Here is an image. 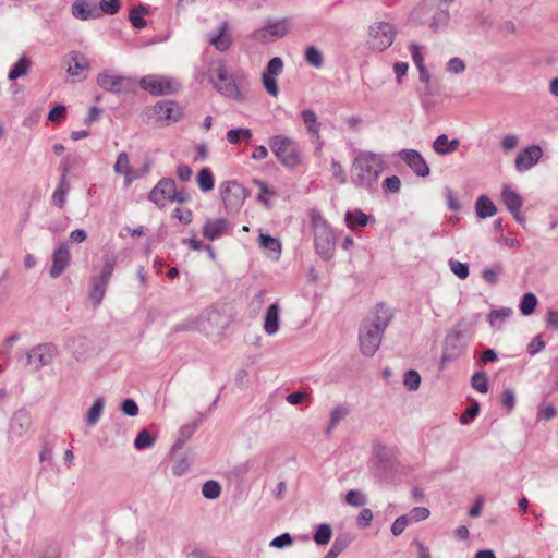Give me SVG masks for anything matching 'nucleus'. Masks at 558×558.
<instances>
[{
	"instance_id": "f257e3e1",
	"label": "nucleus",
	"mask_w": 558,
	"mask_h": 558,
	"mask_svg": "<svg viewBox=\"0 0 558 558\" xmlns=\"http://www.w3.org/2000/svg\"><path fill=\"white\" fill-rule=\"evenodd\" d=\"M381 172V158L374 153L362 151L352 162L351 181L355 187L373 193L376 190Z\"/></svg>"
},
{
	"instance_id": "f03ea898",
	"label": "nucleus",
	"mask_w": 558,
	"mask_h": 558,
	"mask_svg": "<svg viewBox=\"0 0 558 558\" xmlns=\"http://www.w3.org/2000/svg\"><path fill=\"white\" fill-rule=\"evenodd\" d=\"M472 325L473 323L462 318L457 323L456 327L445 336L442 342V354L438 364L440 372L445 371L449 363L458 360L465 353L471 339L468 330Z\"/></svg>"
},
{
	"instance_id": "7ed1b4c3",
	"label": "nucleus",
	"mask_w": 558,
	"mask_h": 558,
	"mask_svg": "<svg viewBox=\"0 0 558 558\" xmlns=\"http://www.w3.org/2000/svg\"><path fill=\"white\" fill-rule=\"evenodd\" d=\"M312 225L316 253L324 260H330L333 257L337 241L330 225L318 213L312 215Z\"/></svg>"
},
{
	"instance_id": "20e7f679",
	"label": "nucleus",
	"mask_w": 558,
	"mask_h": 558,
	"mask_svg": "<svg viewBox=\"0 0 558 558\" xmlns=\"http://www.w3.org/2000/svg\"><path fill=\"white\" fill-rule=\"evenodd\" d=\"M117 265V257L114 255L104 256V266L101 271L97 276L90 277V289L88 292V300L92 302L94 307L100 305L106 294L107 287L113 275L114 267Z\"/></svg>"
},
{
	"instance_id": "39448f33",
	"label": "nucleus",
	"mask_w": 558,
	"mask_h": 558,
	"mask_svg": "<svg viewBox=\"0 0 558 558\" xmlns=\"http://www.w3.org/2000/svg\"><path fill=\"white\" fill-rule=\"evenodd\" d=\"M269 147L278 160L287 168H294L301 162L298 145L284 135H275L269 140Z\"/></svg>"
},
{
	"instance_id": "423d86ee",
	"label": "nucleus",
	"mask_w": 558,
	"mask_h": 558,
	"mask_svg": "<svg viewBox=\"0 0 558 558\" xmlns=\"http://www.w3.org/2000/svg\"><path fill=\"white\" fill-rule=\"evenodd\" d=\"M140 86L154 96L171 95L180 89V84L175 80L163 75L143 76Z\"/></svg>"
},
{
	"instance_id": "0eeeda50",
	"label": "nucleus",
	"mask_w": 558,
	"mask_h": 558,
	"mask_svg": "<svg viewBox=\"0 0 558 558\" xmlns=\"http://www.w3.org/2000/svg\"><path fill=\"white\" fill-rule=\"evenodd\" d=\"M220 194L227 210L239 211L247 197V190L236 181H226L220 185Z\"/></svg>"
},
{
	"instance_id": "6e6552de",
	"label": "nucleus",
	"mask_w": 558,
	"mask_h": 558,
	"mask_svg": "<svg viewBox=\"0 0 558 558\" xmlns=\"http://www.w3.org/2000/svg\"><path fill=\"white\" fill-rule=\"evenodd\" d=\"M59 354L58 348L51 342L40 343L33 347L26 354L27 363L34 364L37 372L44 366L50 365Z\"/></svg>"
},
{
	"instance_id": "1a4fd4ad",
	"label": "nucleus",
	"mask_w": 558,
	"mask_h": 558,
	"mask_svg": "<svg viewBox=\"0 0 558 558\" xmlns=\"http://www.w3.org/2000/svg\"><path fill=\"white\" fill-rule=\"evenodd\" d=\"M216 76L218 82H216L213 76H210V82L220 94L240 102L245 100V97L241 93L239 86L235 84L233 78L228 75V71L225 65L220 64L216 69Z\"/></svg>"
},
{
	"instance_id": "9d476101",
	"label": "nucleus",
	"mask_w": 558,
	"mask_h": 558,
	"mask_svg": "<svg viewBox=\"0 0 558 558\" xmlns=\"http://www.w3.org/2000/svg\"><path fill=\"white\" fill-rule=\"evenodd\" d=\"M97 84L112 94H126L134 88V81L131 77L110 74L108 71L98 74Z\"/></svg>"
},
{
	"instance_id": "9b49d317",
	"label": "nucleus",
	"mask_w": 558,
	"mask_h": 558,
	"mask_svg": "<svg viewBox=\"0 0 558 558\" xmlns=\"http://www.w3.org/2000/svg\"><path fill=\"white\" fill-rule=\"evenodd\" d=\"M383 333L376 330L374 326H366L364 323L361 324L359 330V342L361 353L366 357H372L378 351Z\"/></svg>"
},
{
	"instance_id": "f8f14e48",
	"label": "nucleus",
	"mask_w": 558,
	"mask_h": 558,
	"mask_svg": "<svg viewBox=\"0 0 558 558\" xmlns=\"http://www.w3.org/2000/svg\"><path fill=\"white\" fill-rule=\"evenodd\" d=\"M290 24L291 20L289 17L281 20L268 19L262 28L251 34V38L260 43H266L268 36L282 38L287 35Z\"/></svg>"
},
{
	"instance_id": "ddd939ff",
	"label": "nucleus",
	"mask_w": 558,
	"mask_h": 558,
	"mask_svg": "<svg viewBox=\"0 0 558 558\" xmlns=\"http://www.w3.org/2000/svg\"><path fill=\"white\" fill-rule=\"evenodd\" d=\"M396 32L393 25L388 22H379L371 26V41L373 49L384 51L393 43Z\"/></svg>"
},
{
	"instance_id": "4468645a",
	"label": "nucleus",
	"mask_w": 558,
	"mask_h": 558,
	"mask_svg": "<svg viewBox=\"0 0 558 558\" xmlns=\"http://www.w3.org/2000/svg\"><path fill=\"white\" fill-rule=\"evenodd\" d=\"M153 111L159 120L166 121L167 125L179 122L183 117L181 106L170 99L157 101L153 107Z\"/></svg>"
},
{
	"instance_id": "2eb2a0df",
	"label": "nucleus",
	"mask_w": 558,
	"mask_h": 558,
	"mask_svg": "<svg viewBox=\"0 0 558 558\" xmlns=\"http://www.w3.org/2000/svg\"><path fill=\"white\" fill-rule=\"evenodd\" d=\"M402 161L417 175L421 178H426L430 173L429 166L421 155V153L416 149L408 148L402 149L399 153Z\"/></svg>"
},
{
	"instance_id": "dca6fc26",
	"label": "nucleus",
	"mask_w": 558,
	"mask_h": 558,
	"mask_svg": "<svg viewBox=\"0 0 558 558\" xmlns=\"http://www.w3.org/2000/svg\"><path fill=\"white\" fill-rule=\"evenodd\" d=\"M71 169L70 157L65 158L60 165L61 177L59 183L52 194V203L58 208H63L66 202V195L70 191V183L66 175Z\"/></svg>"
},
{
	"instance_id": "f3484780",
	"label": "nucleus",
	"mask_w": 558,
	"mask_h": 558,
	"mask_svg": "<svg viewBox=\"0 0 558 558\" xmlns=\"http://www.w3.org/2000/svg\"><path fill=\"white\" fill-rule=\"evenodd\" d=\"M32 425L31 413L25 409L21 408L16 410L9 424V437H22L27 433Z\"/></svg>"
},
{
	"instance_id": "a211bd4d",
	"label": "nucleus",
	"mask_w": 558,
	"mask_h": 558,
	"mask_svg": "<svg viewBox=\"0 0 558 558\" xmlns=\"http://www.w3.org/2000/svg\"><path fill=\"white\" fill-rule=\"evenodd\" d=\"M174 180L171 178H162L153 187L148 194V199L157 205L159 208L165 207L166 201H171Z\"/></svg>"
},
{
	"instance_id": "6ab92c4d",
	"label": "nucleus",
	"mask_w": 558,
	"mask_h": 558,
	"mask_svg": "<svg viewBox=\"0 0 558 558\" xmlns=\"http://www.w3.org/2000/svg\"><path fill=\"white\" fill-rule=\"evenodd\" d=\"M393 314L389 307H387L384 303H377L373 311V317H367L363 319L366 326H374L376 330L384 335L386 328L390 324Z\"/></svg>"
},
{
	"instance_id": "aec40b11",
	"label": "nucleus",
	"mask_w": 558,
	"mask_h": 558,
	"mask_svg": "<svg viewBox=\"0 0 558 558\" xmlns=\"http://www.w3.org/2000/svg\"><path fill=\"white\" fill-rule=\"evenodd\" d=\"M543 156V149L539 145H530L525 147L515 158V168L519 172L526 171L535 166Z\"/></svg>"
},
{
	"instance_id": "412c9836",
	"label": "nucleus",
	"mask_w": 558,
	"mask_h": 558,
	"mask_svg": "<svg viewBox=\"0 0 558 558\" xmlns=\"http://www.w3.org/2000/svg\"><path fill=\"white\" fill-rule=\"evenodd\" d=\"M70 251L66 243H61L52 254V265L49 269V275L51 278L56 279L61 276V274L68 268L70 265Z\"/></svg>"
},
{
	"instance_id": "4be33fe9",
	"label": "nucleus",
	"mask_w": 558,
	"mask_h": 558,
	"mask_svg": "<svg viewBox=\"0 0 558 558\" xmlns=\"http://www.w3.org/2000/svg\"><path fill=\"white\" fill-rule=\"evenodd\" d=\"M72 14L74 17L87 21L90 19H98L101 16V13L98 7L94 3H89L85 0H77L72 4Z\"/></svg>"
},
{
	"instance_id": "5701e85b",
	"label": "nucleus",
	"mask_w": 558,
	"mask_h": 558,
	"mask_svg": "<svg viewBox=\"0 0 558 558\" xmlns=\"http://www.w3.org/2000/svg\"><path fill=\"white\" fill-rule=\"evenodd\" d=\"M228 227L225 218L208 219L203 227V236L209 241L220 238Z\"/></svg>"
},
{
	"instance_id": "b1692460",
	"label": "nucleus",
	"mask_w": 558,
	"mask_h": 558,
	"mask_svg": "<svg viewBox=\"0 0 558 558\" xmlns=\"http://www.w3.org/2000/svg\"><path fill=\"white\" fill-rule=\"evenodd\" d=\"M279 312L280 307L278 303L270 304L266 310L264 317V330L269 336L277 333L279 330Z\"/></svg>"
},
{
	"instance_id": "393cba45",
	"label": "nucleus",
	"mask_w": 558,
	"mask_h": 558,
	"mask_svg": "<svg viewBox=\"0 0 558 558\" xmlns=\"http://www.w3.org/2000/svg\"><path fill=\"white\" fill-rule=\"evenodd\" d=\"M344 221L350 230H356L367 226L369 221H375V218L366 215L361 209L347 210Z\"/></svg>"
},
{
	"instance_id": "a878e982",
	"label": "nucleus",
	"mask_w": 558,
	"mask_h": 558,
	"mask_svg": "<svg viewBox=\"0 0 558 558\" xmlns=\"http://www.w3.org/2000/svg\"><path fill=\"white\" fill-rule=\"evenodd\" d=\"M475 214L480 219H486L497 214V207L489 196L486 194L480 195L475 201Z\"/></svg>"
},
{
	"instance_id": "bb28decb",
	"label": "nucleus",
	"mask_w": 558,
	"mask_h": 558,
	"mask_svg": "<svg viewBox=\"0 0 558 558\" xmlns=\"http://www.w3.org/2000/svg\"><path fill=\"white\" fill-rule=\"evenodd\" d=\"M460 145L458 138L449 141L446 134L438 135L433 142V149L437 155L446 156L454 153Z\"/></svg>"
},
{
	"instance_id": "cd10ccee",
	"label": "nucleus",
	"mask_w": 558,
	"mask_h": 558,
	"mask_svg": "<svg viewBox=\"0 0 558 558\" xmlns=\"http://www.w3.org/2000/svg\"><path fill=\"white\" fill-rule=\"evenodd\" d=\"M501 201L509 213L520 210L523 205L522 196L507 184L501 190Z\"/></svg>"
},
{
	"instance_id": "c85d7f7f",
	"label": "nucleus",
	"mask_w": 558,
	"mask_h": 558,
	"mask_svg": "<svg viewBox=\"0 0 558 558\" xmlns=\"http://www.w3.org/2000/svg\"><path fill=\"white\" fill-rule=\"evenodd\" d=\"M373 453L377 459L378 463L385 470H392L395 465V457L390 449H388L384 444L378 442L373 446Z\"/></svg>"
},
{
	"instance_id": "c756f323",
	"label": "nucleus",
	"mask_w": 558,
	"mask_h": 558,
	"mask_svg": "<svg viewBox=\"0 0 558 558\" xmlns=\"http://www.w3.org/2000/svg\"><path fill=\"white\" fill-rule=\"evenodd\" d=\"M227 32L228 23L223 21L219 24L218 34L213 36L209 40L210 45H213L220 52L227 51L231 46V38Z\"/></svg>"
},
{
	"instance_id": "7c9ffc66",
	"label": "nucleus",
	"mask_w": 558,
	"mask_h": 558,
	"mask_svg": "<svg viewBox=\"0 0 558 558\" xmlns=\"http://www.w3.org/2000/svg\"><path fill=\"white\" fill-rule=\"evenodd\" d=\"M450 22V13L448 8H441L439 7L435 13L433 14L430 22H429V28L434 33H438L440 31H444L447 28Z\"/></svg>"
},
{
	"instance_id": "2f4dec72",
	"label": "nucleus",
	"mask_w": 558,
	"mask_h": 558,
	"mask_svg": "<svg viewBox=\"0 0 558 558\" xmlns=\"http://www.w3.org/2000/svg\"><path fill=\"white\" fill-rule=\"evenodd\" d=\"M258 244L262 248L268 250L272 258H279L281 254V243L279 239L274 238L267 233H260L258 236Z\"/></svg>"
},
{
	"instance_id": "473e14b6",
	"label": "nucleus",
	"mask_w": 558,
	"mask_h": 558,
	"mask_svg": "<svg viewBox=\"0 0 558 558\" xmlns=\"http://www.w3.org/2000/svg\"><path fill=\"white\" fill-rule=\"evenodd\" d=\"M87 338L83 336H74L69 337L65 340L64 347L66 350L71 351L72 354L78 360L85 352V348L87 347Z\"/></svg>"
},
{
	"instance_id": "72a5a7b5",
	"label": "nucleus",
	"mask_w": 558,
	"mask_h": 558,
	"mask_svg": "<svg viewBox=\"0 0 558 558\" xmlns=\"http://www.w3.org/2000/svg\"><path fill=\"white\" fill-rule=\"evenodd\" d=\"M301 117L307 129V132L314 135L316 138H319L320 122L318 121L315 111L312 109H304L301 111Z\"/></svg>"
},
{
	"instance_id": "f704fd0d",
	"label": "nucleus",
	"mask_w": 558,
	"mask_h": 558,
	"mask_svg": "<svg viewBox=\"0 0 558 558\" xmlns=\"http://www.w3.org/2000/svg\"><path fill=\"white\" fill-rule=\"evenodd\" d=\"M196 181L202 192L207 193L215 187V178L209 168H202L197 172Z\"/></svg>"
},
{
	"instance_id": "c9c22d12",
	"label": "nucleus",
	"mask_w": 558,
	"mask_h": 558,
	"mask_svg": "<svg viewBox=\"0 0 558 558\" xmlns=\"http://www.w3.org/2000/svg\"><path fill=\"white\" fill-rule=\"evenodd\" d=\"M29 68V59L25 56H22L9 71L8 78L10 81H15L19 77L26 75L28 73Z\"/></svg>"
},
{
	"instance_id": "e433bc0d",
	"label": "nucleus",
	"mask_w": 558,
	"mask_h": 558,
	"mask_svg": "<svg viewBox=\"0 0 558 558\" xmlns=\"http://www.w3.org/2000/svg\"><path fill=\"white\" fill-rule=\"evenodd\" d=\"M253 137L252 130L248 128L231 129L227 132L226 138L230 144L236 145L241 141L248 142Z\"/></svg>"
},
{
	"instance_id": "4c0bfd02",
	"label": "nucleus",
	"mask_w": 558,
	"mask_h": 558,
	"mask_svg": "<svg viewBox=\"0 0 558 558\" xmlns=\"http://www.w3.org/2000/svg\"><path fill=\"white\" fill-rule=\"evenodd\" d=\"M350 410L343 404H338L330 413V421L328 427L325 429V435H330L341 420H343Z\"/></svg>"
},
{
	"instance_id": "58836bf2",
	"label": "nucleus",
	"mask_w": 558,
	"mask_h": 558,
	"mask_svg": "<svg viewBox=\"0 0 558 558\" xmlns=\"http://www.w3.org/2000/svg\"><path fill=\"white\" fill-rule=\"evenodd\" d=\"M146 13H147V8L143 4L134 7L130 11L129 21L134 28L142 29L147 25L146 20L144 19V14H146Z\"/></svg>"
},
{
	"instance_id": "ea45409f",
	"label": "nucleus",
	"mask_w": 558,
	"mask_h": 558,
	"mask_svg": "<svg viewBox=\"0 0 558 558\" xmlns=\"http://www.w3.org/2000/svg\"><path fill=\"white\" fill-rule=\"evenodd\" d=\"M537 304H538V300L534 293H532V292L524 293L520 301V304H519L521 314L523 316L532 315L535 312Z\"/></svg>"
},
{
	"instance_id": "a19ab883",
	"label": "nucleus",
	"mask_w": 558,
	"mask_h": 558,
	"mask_svg": "<svg viewBox=\"0 0 558 558\" xmlns=\"http://www.w3.org/2000/svg\"><path fill=\"white\" fill-rule=\"evenodd\" d=\"M105 408V400L104 398H97L92 407L88 409L87 415H86V423L88 426H95L104 411Z\"/></svg>"
},
{
	"instance_id": "79ce46f5",
	"label": "nucleus",
	"mask_w": 558,
	"mask_h": 558,
	"mask_svg": "<svg viewBox=\"0 0 558 558\" xmlns=\"http://www.w3.org/2000/svg\"><path fill=\"white\" fill-rule=\"evenodd\" d=\"M197 427L198 426L196 423L183 425L180 428L179 438L175 440V442L173 444V446L171 448V452L173 453L174 451L181 449L183 447L184 442L193 436V434L196 432Z\"/></svg>"
},
{
	"instance_id": "37998d69",
	"label": "nucleus",
	"mask_w": 558,
	"mask_h": 558,
	"mask_svg": "<svg viewBox=\"0 0 558 558\" xmlns=\"http://www.w3.org/2000/svg\"><path fill=\"white\" fill-rule=\"evenodd\" d=\"M69 56H70L71 63L73 64V66L70 64V66L68 69V73L71 76L77 75V72L74 71L73 68L75 70L88 69V60L83 53H81L78 51H71Z\"/></svg>"
},
{
	"instance_id": "c03bdc74",
	"label": "nucleus",
	"mask_w": 558,
	"mask_h": 558,
	"mask_svg": "<svg viewBox=\"0 0 558 558\" xmlns=\"http://www.w3.org/2000/svg\"><path fill=\"white\" fill-rule=\"evenodd\" d=\"M332 536V529L331 525L328 523H322L317 525L315 533H314V542L317 545H327Z\"/></svg>"
},
{
	"instance_id": "a18cd8bd",
	"label": "nucleus",
	"mask_w": 558,
	"mask_h": 558,
	"mask_svg": "<svg viewBox=\"0 0 558 558\" xmlns=\"http://www.w3.org/2000/svg\"><path fill=\"white\" fill-rule=\"evenodd\" d=\"M353 538L354 537L350 533H342L337 535L329 551L333 553L335 556L338 557L343 550L348 548Z\"/></svg>"
},
{
	"instance_id": "49530a36",
	"label": "nucleus",
	"mask_w": 558,
	"mask_h": 558,
	"mask_svg": "<svg viewBox=\"0 0 558 558\" xmlns=\"http://www.w3.org/2000/svg\"><path fill=\"white\" fill-rule=\"evenodd\" d=\"M156 437L151 435L147 429H142L137 433L134 447L137 450H144L154 446Z\"/></svg>"
},
{
	"instance_id": "de8ad7c7",
	"label": "nucleus",
	"mask_w": 558,
	"mask_h": 558,
	"mask_svg": "<svg viewBox=\"0 0 558 558\" xmlns=\"http://www.w3.org/2000/svg\"><path fill=\"white\" fill-rule=\"evenodd\" d=\"M305 61L312 66L319 69L323 66L324 57L322 51L315 46H310L306 48L304 53Z\"/></svg>"
},
{
	"instance_id": "09e8293b",
	"label": "nucleus",
	"mask_w": 558,
	"mask_h": 558,
	"mask_svg": "<svg viewBox=\"0 0 558 558\" xmlns=\"http://www.w3.org/2000/svg\"><path fill=\"white\" fill-rule=\"evenodd\" d=\"M202 494L206 499H217L221 494V486L217 481L208 480L202 486Z\"/></svg>"
},
{
	"instance_id": "8fccbe9b",
	"label": "nucleus",
	"mask_w": 558,
	"mask_h": 558,
	"mask_svg": "<svg viewBox=\"0 0 558 558\" xmlns=\"http://www.w3.org/2000/svg\"><path fill=\"white\" fill-rule=\"evenodd\" d=\"M471 386L478 392L485 393L488 391V379L485 372H475L471 377Z\"/></svg>"
},
{
	"instance_id": "3c124183",
	"label": "nucleus",
	"mask_w": 558,
	"mask_h": 558,
	"mask_svg": "<svg viewBox=\"0 0 558 558\" xmlns=\"http://www.w3.org/2000/svg\"><path fill=\"white\" fill-rule=\"evenodd\" d=\"M403 385L410 391H415L421 385V375L414 369H409L404 373Z\"/></svg>"
},
{
	"instance_id": "603ef678",
	"label": "nucleus",
	"mask_w": 558,
	"mask_h": 558,
	"mask_svg": "<svg viewBox=\"0 0 558 558\" xmlns=\"http://www.w3.org/2000/svg\"><path fill=\"white\" fill-rule=\"evenodd\" d=\"M504 271V267L501 264H495L490 268H486L483 271V279L492 284L495 286L498 282L499 275Z\"/></svg>"
},
{
	"instance_id": "864d4df0",
	"label": "nucleus",
	"mask_w": 558,
	"mask_h": 558,
	"mask_svg": "<svg viewBox=\"0 0 558 558\" xmlns=\"http://www.w3.org/2000/svg\"><path fill=\"white\" fill-rule=\"evenodd\" d=\"M410 523L421 522L430 515V511L426 507H414L409 513L405 514Z\"/></svg>"
},
{
	"instance_id": "5fc2aeb1",
	"label": "nucleus",
	"mask_w": 558,
	"mask_h": 558,
	"mask_svg": "<svg viewBox=\"0 0 558 558\" xmlns=\"http://www.w3.org/2000/svg\"><path fill=\"white\" fill-rule=\"evenodd\" d=\"M282 70H283L282 59L280 57H274L268 61L266 69L263 73L271 75V76H278L282 73Z\"/></svg>"
},
{
	"instance_id": "6e6d98bb",
	"label": "nucleus",
	"mask_w": 558,
	"mask_h": 558,
	"mask_svg": "<svg viewBox=\"0 0 558 558\" xmlns=\"http://www.w3.org/2000/svg\"><path fill=\"white\" fill-rule=\"evenodd\" d=\"M449 266L451 271L459 278L465 279L470 274L469 264L459 260L450 259Z\"/></svg>"
},
{
	"instance_id": "4d7b16f0",
	"label": "nucleus",
	"mask_w": 558,
	"mask_h": 558,
	"mask_svg": "<svg viewBox=\"0 0 558 558\" xmlns=\"http://www.w3.org/2000/svg\"><path fill=\"white\" fill-rule=\"evenodd\" d=\"M120 8V0H101L98 5L100 13H105L108 15H113L118 13Z\"/></svg>"
},
{
	"instance_id": "13d9d810",
	"label": "nucleus",
	"mask_w": 558,
	"mask_h": 558,
	"mask_svg": "<svg viewBox=\"0 0 558 558\" xmlns=\"http://www.w3.org/2000/svg\"><path fill=\"white\" fill-rule=\"evenodd\" d=\"M480 403L474 401L460 416L459 421L462 425H468L472 422L480 413Z\"/></svg>"
},
{
	"instance_id": "bf43d9fd",
	"label": "nucleus",
	"mask_w": 558,
	"mask_h": 558,
	"mask_svg": "<svg viewBox=\"0 0 558 558\" xmlns=\"http://www.w3.org/2000/svg\"><path fill=\"white\" fill-rule=\"evenodd\" d=\"M262 83L265 88V90L271 95L277 96L279 94V87L276 81V76H271L268 74H262Z\"/></svg>"
},
{
	"instance_id": "052dcab7",
	"label": "nucleus",
	"mask_w": 558,
	"mask_h": 558,
	"mask_svg": "<svg viewBox=\"0 0 558 558\" xmlns=\"http://www.w3.org/2000/svg\"><path fill=\"white\" fill-rule=\"evenodd\" d=\"M130 170H131V168H130L129 155L125 151H121L117 157V160L114 163V171L117 173H125V172H130Z\"/></svg>"
},
{
	"instance_id": "680f3d73",
	"label": "nucleus",
	"mask_w": 558,
	"mask_h": 558,
	"mask_svg": "<svg viewBox=\"0 0 558 558\" xmlns=\"http://www.w3.org/2000/svg\"><path fill=\"white\" fill-rule=\"evenodd\" d=\"M292 544H293V537L291 536L290 533L286 532V533H282L278 536H276L275 538H272L269 543V546L281 549V548L288 547Z\"/></svg>"
},
{
	"instance_id": "e2e57ef3",
	"label": "nucleus",
	"mask_w": 558,
	"mask_h": 558,
	"mask_svg": "<svg viewBox=\"0 0 558 558\" xmlns=\"http://www.w3.org/2000/svg\"><path fill=\"white\" fill-rule=\"evenodd\" d=\"M401 187V180L397 175L388 177L383 182V189L386 193H398Z\"/></svg>"
},
{
	"instance_id": "0e129e2a",
	"label": "nucleus",
	"mask_w": 558,
	"mask_h": 558,
	"mask_svg": "<svg viewBox=\"0 0 558 558\" xmlns=\"http://www.w3.org/2000/svg\"><path fill=\"white\" fill-rule=\"evenodd\" d=\"M66 116V107L64 105H56L48 112V120L54 123L62 121Z\"/></svg>"
},
{
	"instance_id": "69168bd1",
	"label": "nucleus",
	"mask_w": 558,
	"mask_h": 558,
	"mask_svg": "<svg viewBox=\"0 0 558 558\" xmlns=\"http://www.w3.org/2000/svg\"><path fill=\"white\" fill-rule=\"evenodd\" d=\"M120 409L128 416H136L140 411L137 403L131 398L124 399L121 402Z\"/></svg>"
},
{
	"instance_id": "338daca9",
	"label": "nucleus",
	"mask_w": 558,
	"mask_h": 558,
	"mask_svg": "<svg viewBox=\"0 0 558 558\" xmlns=\"http://www.w3.org/2000/svg\"><path fill=\"white\" fill-rule=\"evenodd\" d=\"M345 501L354 507H361L365 504L366 499L359 490L351 489L345 495Z\"/></svg>"
},
{
	"instance_id": "774afa93",
	"label": "nucleus",
	"mask_w": 558,
	"mask_h": 558,
	"mask_svg": "<svg viewBox=\"0 0 558 558\" xmlns=\"http://www.w3.org/2000/svg\"><path fill=\"white\" fill-rule=\"evenodd\" d=\"M409 524L410 522L408 520V517L405 514L400 515L393 521L390 531L392 535L399 536L403 533V531Z\"/></svg>"
}]
</instances>
